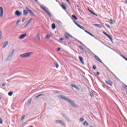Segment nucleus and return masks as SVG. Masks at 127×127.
<instances>
[{
	"instance_id": "b1692460",
	"label": "nucleus",
	"mask_w": 127,
	"mask_h": 127,
	"mask_svg": "<svg viewBox=\"0 0 127 127\" xmlns=\"http://www.w3.org/2000/svg\"><path fill=\"white\" fill-rule=\"evenodd\" d=\"M72 18H73V19H75V20H78V18H77L76 16H75L74 15H72Z\"/></svg>"
},
{
	"instance_id": "c9c22d12",
	"label": "nucleus",
	"mask_w": 127,
	"mask_h": 127,
	"mask_svg": "<svg viewBox=\"0 0 127 127\" xmlns=\"http://www.w3.org/2000/svg\"><path fill=\"white\" fill-rule=\"evenodd\" d=\"M73 22L75 23V24H76V25H77V26H78L79 27V26H80V25L79 24H78L77 22H76V21H73Z\"/></svg>"
},
{
	"instance_id": "5701e85b",
	"label": "nucleus",
	"mask_w": 127,
	"mask_h": 127,
	"mask_svg": "<svg viewBox=\"0 0 127 127\" xmlns=\"http://www.w3.org/2000/svg\"><path fill=\"white\" fill-rule=\"evenodd\" d=\"M61 6H62V8H63V9H64V10H66V9H67V8L66 7V6H65V5H64V4H62Z\"/></svg>"
},
{
	"instance_id": "e433bc0d",
	"label": "nucleus",
	"mask_w": 127,
	"mask_h": 127,
	"mask_svg": "<svg viewBox=\"0 0 127 127\" xmlns=\"http://www.w3.org/2000/svg\"><path fill=\"white\" fill-rule=\"evenodd\" d=\"M73 22L75 23V24H76V25H77V26H78L79 27V26H80V25L79 24H78L77 22H76V21H73Z\"/></svg>"
},
{
	"instance_id": "412c9836",
	"label": "nucleus",
	"mask_w": 127,
	"mask_h": 127,
	"mask_svg": "<svg viewBox=\"0 0 127 127\" xmlns=\"http://www.w3.org/2000/svg\"><path fill=\"white\" fill-rule=\"evenodd\" d=\"M51 37V35L50 34H48L45 37V39H49Z\"/></svg>"
},
{
	"instance_id": "58836bf2",
	"label": "nucleus",
	"mask_w": 127,
	"mask_h": 127,
	"mask_svg": "<svg viewBox=\"0 0 127 127\" xmlns=\"http://www.w3.org/2000/svg\"><path fill=\"white\" fill-rule=\"evenodd\" d=\"M19 22H20V20H18L17 21L16 23V26H17V25H18V23H19Z\"/></svg>"
},
{
	"instance_id": "bf43d9fd",
	"label": "nucleus",
	"mask_w": 127,
	"mask_h": 127,
	"mask_svg": "<svg viewBox=\"0 0 127 127\" xmlns=\"http://www.w3.org/2000/svg\"><path fill=\"white\" fill-rule=\"evenodd\" d=\"M88 11H89V12H91V13L92 12V11L91 10H90V9H88Z\"/></svg>"
},
{
	"instance_id": "2f4dec72",
	"label": "nucleus",
	"mask_w": 127,
	"mask_h": 127,
	"mask_svg": "<svg viewBox=\"0 0 127 127\" xmlns=\"http://www.w3.org/2000/svg\"><path fill=\"white\" fill-rule=\"evenodd\" d=\"M78 27H79V28H80L81 29H83V30H85V27H84L83 26H81L79 25V26H78Z\"/></svg>"
},
{
	"instance_id": "39448f33",
	"label": "nucleus",
	"mask_w": 127,
	"mask_h": 127,
	"mask_svg": "<svg viewBox=\"0 0 127 127\" xmlns=\"http://www.w3.org/2000/svg\"><path fill=\"white\" fill-rule=\"evenodd\" d=\"M56 124H59V125H62L63 126H64L65 123L64 121L61 120H56L55 121Z\"/></svg>"
},
{
	"instance_id": "423d86ee",
	"label": "nucleus",
	"mask_w": 127,
	"mask_h": 127,
	"mask_svg": "<svg viewBox=\"0 0 127 127\" xmlns=\"http://www.w3.org/2000/svg\"><path fill=\"white\" fill-rule=\"evenodd\" d=\"M94 58L96 60H97V61H98V62H99L100 63H102V64H104V63H103L102 60H101V59H100V58L99 57H98L97 56L95 55Z\"/></svg>"
},
{
	"instance_id": "de8ad7c7",
	"label": "nucleus",
	"mask_w": 127,
	"mask_h": 127,
	"mask_svg": "<svg viewBox=\"0 0 127 127\" xmlns=\"http://www.w3.org/2000/svg\"><path fill=\"white\" fill-rule=\"evenodd\" d=\"M93 69H94V70H96V69H97V67H96V66H95V65H93Z\"/></svg>"
},
{
	"instance_id": "f257e3e1",
	"label": "nucleus",
	"mask_w": 127,
	"mask_h": 127,
	"mask_svg": "<svg viewBox=\"0 0 127 127\" xmlns=\"http://www.w3.org/2000/svg\"><path fill=\"white\" fill-rule=\"evenodd\" d=\"M58 97L60 99H62V100H64V101H66V102H68L69 104L71 105V106H73V107H74V108H77V105H76V104H75V103L73 101L70 100V99L62 95H59Z\"/></svg>"
},
{
	"instance_id": "ea45409f",
	"label": "nucleus",
	"mask_w": 127,
	"mask_h": 127,
	"mask_svg": "<svg viewBox=\"0 0 127 127\" xmlns=\"http://www.w3.org/2000/svg\"><path fill=\"white\" fill-rule=\"evenodd\" d=\"M64 119H65V120H66V121H67V122H69V121H70L69 120V118H68V117L67 116L65 117Z\"/></svg>"
},
{
	"instance_id": "7ed1b4c3",
	"label": "nucleus",
	"mask_w": 127,
	"mask_h": 127,
	"mask_svg": "<svg viewBox=\"0 0 127 127\" xmlns=\"http://www.w3.org/2000/svg\"><path fill=\"white\" fill-rule=\"evenodd\" d=\"M41 8H42V9L43 10H44V11H45V12L46 13H47L48 14H49V15L50 16V17H51V16H52V15H51V14H50V13L49 12V11H48V8L46 7H44L42 5L40 6Z\"/></svg>"
},
{
	"instance_id": "1a4fd4ad",
	"label": "nucleus",
	"mask_w": 127,
	"mask_h": 127,
	"mask_svg": "<svg viewBox=\"0 0 127 127\" xmlns=\"http://www.w3.org/2000/svg\"><path fill=\"white\" fill-rule=\"evenodd\" d=\"M105 83L107 85H109V86H113V82L110 80H105Z\"/></svg>"
},
{
	"instance_id": "680f3d73",
	"label": "nucleus",
	"mask_w": 127,
	"mask_h": 127,
	"mask_svg": "<svg viewBox=\"0 0 127 127\" xmlns=\"http://www.w3.org/2000/svg\"><path fill=\"white\" fill-rule=\"evenodd\" d=\"M120 56H121V57H122L123 58H124V56L123 55H120Z\"/></svg>"
},
{
	"instance_id": "4be33fe9",
	"label": "nucleus",
	"mask_w": 127,
	"mask_h": 127,
	"mask_svg": "<svg viewBox=\"0 0 127 127\" xmlns=\"http://www.w3.org/2000/svg\"><path fill=\"white\" fill-rule=\"evenodd\" d=\"M52 28L53 29H55V28H56V25H55V24L53 23L52 25Z\"/></svg>"
},
{
	"instance_id": "20e7f679",
	"label": "nucleus",
	"mask_w": 127,
	"mask_h": 127,
	"mask_svg": "<svg viewBox=\"0 0 127 127\" xmlns=\"http://www.w3.org/2000/svg\"><path fill=\"white\" fill-rule=\"evenodd\" d=\"M14 54V50H13L9 54L8 56V57L6 59L7 61H9V60H11V58H12V55Z\"/></svg>"
},
{
	"instance_id": "774afa93",
	"label": "nucleus",
	"mask_w": 127,
	"mask_h": 127,
	"mask_svg": "<svg viewBox=\"0 0 127 127\" xmlns=\"http://www.w3.org/2000/svg\"><path fill=\"white\" fill-rule=\"evenodd\" d=\"M111 73H113V72L112 71H111Z\"/></svg>"
},
{
	"instance_id": "864d4df0",
	"label": "nucleus",
	"mask_w": 127,
	"mask_h": 127,
	"mask_svg": "<svg viewBox=\"0 0 127 127\" xmlns=\"http://www.w3.org/2000/svg\"><path fill=\"white\" fill-rule=\"evenodd\" d=\"M61 48H59L57 49V51H60Z\"/></svg>"
},
{
	"instance_id": "e2e57ef3",
	"label": "nucleus",
	"mask_w": 127,
	"mask_h": 127,
	"mask_svg": "<svg viewBox=\"0 0 127 127\" xmlns=\"http://www.w3.org/2000/svg\"><path fill=\"white\" fill-rule=\"evenodd\" d=\"M84 30L85 32H86V33H87L88 31H87V30Z\"/></svg>"
},
{
	"instance_id": "0e129e2a",
	"label": "nucleus",
	"mask_w": 127,
	"mask_h": 127,
	"mask_svg": "<svg viewBox=\"0 0 127 127\" xmlns=\"http://www.w3.org/2000/svg\"><path fill=\"white\" fill-rule=\"evenodd\" d=\"M66 0V1H68V2H69V0Z\"/></svg>"
},
{
	"instance_id": "9b49d317",
	"label": "nucleus",
	"mask_w": 127,
	"mask_h": 127,
	"mask_svg": "<svg viewBox=\"0 0 127 127\" xmlns=\"http://www.w3.org/2000/svg\"><path fill=\"white\" fill-rule=\"evenodd\" d=\"M65 37L67 39H69V37H71V38H73V36H71V35L69 34H65Z\"/></svg>"
},
{
	"instance_id": "f03ea898",
	"label": "nucleus",
	"mask_w": 127,
	"mask_h": 127,
	"mask_svg": "<svg viewBox=\"0 0 127 127\" xmlns=\"http://www.w3.org/2000/svg\"><path fill=\"white\" fill-rule=\"evenodd\" d=\"M32 54H33V53L32 52L25 53L20 55V57H21V58H27L28 57H30Z\"/></svg>"
},
{
	"instance_id": "a19ab883",
	"label": "nucleus",
	"mask_w": 127,
	"mask_h": 127,
	"mask_svg": "<svg viewBox=\"0 0 127 127\" xmlns=\"http://www.w3.org/2000/svg\"><path fill=\"white\" fill-rule=\"evenodd\" d=\"M79 48H80L81 50H83V51H84V49L83 48V47H82V46H79Z\"/></svg>"
},
{
	"instance_id": "37998d69",
	"label": "nucleus",
	"mask_w": 127,
	"mask_h": 127,
	"mask_svg": "<svg viewBox=\"0 0 127 127\" xmlns=\"http://www.w3.org/2000/svg\"><path fill=\"white\" fill-rule=\"evenodd\" d=\"M0 124L2 125V119L0 118Z\"/></svg>"
},
{
	"instance_id": "c756f323",
	"label": "nucleus",
	"mask_w": 127,
	"mask_h": 127,
	"mask_svg": "<svg viewBox=\"0 0 127 127\" xmlns=\"http://www.w3.org/2000/svg\"><path fill=\"white\" fill-rule=\"evenodd\" d=\"M123 87L125 89V90L127 91V86L126 84H124L123 85Z\"/></svg>"
},
{
	"instance_id": "bb28decb",
	"label": "nucleus",
	"mask_w": 127,
	"mask_h": 127,
	"mask_svg": "<svg viewBox=\"0 0 127 127\" xmlns=\"http://www.w3.org/2000/svg\"><path fill=\"white\" fill-rule=\"evenodd\" d=\"M1 36H2V32H1V31H0V39H1V38H2Z\"/></svg>"
},
{
	"instance_id": "f8f14e48",
	"label": "nucleus",
	"mask_w": 127,
	"mask_h": 127,
	"mask_svg": "<svg viewBox=\"0 0 127 127\" xmlns=\"http://www.w3.org/2000/svg\"><path fill=\"white\" fill-rule=\"evenodd\" d=\"M26 9L27 10L28 12H29V13H30V14H33V12L32 11V10H30L29 8H28V7H26Z\"/></svg>"
},
{
	"instance_id": "49530a36",
	"label": "nucleus",
	"mask_w": 127,
	"mask_h": 127,
	"mask_svg": "<svg viewBox=\"0 0 127 127\" xmlns=\"http://www.w3.org/2000/svg\"><path fill=\"white\" fill-rule=\"evenodd\" d=\"M54 93H55V94H58V93H59V91H55Z\"/></svg>"
},
{
	"instance_id": "3c124183",
	"label": "nucleus",
	"mask_w": 127,
	"mask_h": 127,
	"mask_svg": "<svg viewBox=\"0 0 127 127\" xmlns=\"http://www.w3.org/2000/svg\"><path fill=\"white\" fill-rule=\"evenodd\" d=\"M60 40H61V41H63V40H64V38H61L60 39Z\"/></svg>"
},
{
	"instance_id": "f704fd0d",
	"label": "nucleus",
	"mask_w": 127,
	"mask_h": 127,
	"mask_svg": "<svg viewBox=\"0 0 127 127\" xmlns=\"http://www.w3.org/2000/svg\"><path fill=\"white\" fill-rule=\"evenodd\" d=\"M32 101V100L31 99H29L28 101V104H31V101Z\"/></svg>"
},
{
	"instance_id": "79ce46f5",
	"label": "nucleus",
	"mask_w": 127,
	"mask_h": 127,
	"mask_svg": "<svg viewBox=\"0 0 127 127\" xmlns=\"http://www.w3.org/2000/svg\"><path fill=\"white\" fill-rule=\"evenodd\" d=\"M92 14H94V15H96V16H98V15H97L95 12L92 11L91 13Z\"/></svg>"
},
{
	"instance_id": "f3484780",
	"label": "nucleus",
	"mask_w": 127,
	"mask_h": 127,
	"mask_svg": "<svg viewBox=\"0 0 127 127\" xmlns=\"http://www.w3.org/2000/svg\"><path fill=\"white\" fill-rule=\"evenodd\" d=\"M71 86L73 87V88H75V89H76V90H79V87L76 86V85H75L74 84H71Z\"/></svg>"
},
{
	"instance_id": "7c9ffc66",
	"label": "nucleus",
	"mask_w": 127,
	"mask_h": 127,
	"mask_svg": "<svg viewBox=\"0 0 127 127\" xmlns=\"http://www.w3.org/2000/svg\"><path fill=\"white\" fill-rule=\"evenodd\" d=\"M12 94H13V92L12 91L8 93V96H12Z\"/></svg>"
},
{
	"instance_id": "4468645a",
	"label": "nucleus",
	"mask_w": 127,
	"mask_h": 127,
	"mask_svg": "<svg viewBox=\"0 0 127 127\" xmlns=\"http://www.w3.org/2000/svg\"><path fill=\"white\" fill-rule=\"evenodd\" d=\"M21 13V12H19L18 10L16 11L15 12V15H17V16H20Z\"/></svg>"
},
{
	"instance_id": "4c0bfd02",
	"label": "nucleus",
	"mask_w": 127,
	"mask_h": 127,
	"mask_svg": "<svg viewBox=\"0 0 127 127\" xmlns=\"http://www.w3.org/2000/svg\"><path fill=\"white\" fill-rule=\"evenodd\" d=\"M105 26L108 27V28L111 29V26H110V25H109L108 24H106Z\"/></svg>"
},
{
	"instance_id": "69168bd1",
	"label": "nucleus",
	"mask_w": 127,
	"mask_h": 127,
	"mask_svg": "<svg viewBox=\"0 0 127 127\" xmlns=\"http://www.w3.org/2000/svg\"><path fill=\"white\" fill-rule=\"evenodd\" d=\"M102 86L103 87V88H105V85H102Z\"/></svg>"
},
{
	"instance_id": "0eeeda50",
	"label": "nucleus",
	"mask_w": 127,
	"mask_h": 127,
	"mask_svg": "<svg viewBox=\"0 0 127 127\" xmlns=\"http://www.w3.org/2000/svg\"><path fill=\"white\" fill-rule=\"evenodd\" d=\"M33 18H30L28 22L26 23V24L25 25V28H26V27H27L28 26V25H29V24H30V22H31V21L33 20Z\"/></svg>"
},
{
	"instance_id": "052dcab7",
	"label": "nucleus",
	"mask_w": 127,
	"mask_h": 127,
	"mask_svg": "<svg viewBox=\"0 0 127 127\" xmlns=\"http://www.w3.org/2000/svg\"><path fill=\"white\" fill-rule=\"evenodd\" d=\"M63 117L65 118V117H67V116H65V115H63Z\"/></svg>"
},
{
	"instance_id": "6e6552de",
	"label": "nucleus",
	"mask_w": 127,
	"mask_h": 127,
	"mask_svg": "<svg viewBox=\"0 0 127 127\" xmlns=\"http://www.w3.org/2000/svg\"><path fill=\"white\" fill-rule=\"evenodd\" d=\"M0 17L3 16V8L2 7H0Z\"/></svg>"
},
{
	"instance_id": "dca6fc26",
	"label": "nucleus",
	"mask_w": 127,
	"mask_h": 127,
	"mask_svg": "<svg viewBox=\"0 0 127 127\" xmlns=\"http://www.w3.org/2000/svg\"><path fill=\"white\" fill-rule=\"evenodd\" d=\"M94 26H96V27H99V28H102V25L99 24H93Z\"/></svg>"
},
{
	"instance_id": "ddd939ff",
	"label": "nucleus",
	"mask_w": 127,
	"mask_h": 127,
	"mask_svg": "<svg viewBox=\"0 0 127 127\" xmlns=\"http://www.w3.org/2000/svg\"><path fill=\"white\" fill-rule=\"evenodd\" d=\"M8 44V42L7 41L5 42L3 45L2 48H5V47L7 46Z\"/></svg>"
},
{
	"instance_id": "a878e982",
	"label": "nucleus",
	"mask_w": 127,
	"mask_h": 127,
	"mask_svg": "<svg viewBox=\"0 0 127 127\" xmlns=\"http://www.w3.org/2000/svg\"><path fill=\"white\" fill-rule=\"evenodd\" d=\"M107 37H108V38H109V39H110L111 42H112L113 43V38H112V37H111L110 35H108V36H107Z\"/></svg>"
},
{
	"instance_id": "9d476101",
	"label": "nucleus",
	"mask_w": 127,
	"mask_h": 127,
	"mask_svg": "<svg viewBox=\"0 0 127 127\" xmlns=\"http://www.w3.org/2000/svg\"><path fill=\"white\" fill-rule=\"evenodd\" d=\"M24 37H26V34H22L21 36L19 37V39L20 40L23 39Z\"/></svg>"
},
{
	"instance_id": "603ef678",
	"label": "nucleus",
	"mask_w": 127,
	"mask_h": 127,
	"mask_svg": "<svg viewBox=\"0 0 127 127\" xmlns=\"http://www.w3.org/2000/svg\"><path fill=\"white\" fill-rule=\"evenodd\" d=\"M25 21V18H23V19H22V22H24V21Z\"/></svg>"
},
{
	"instance_id": "5fc2aeb1",
	"label": "nucleus",
	"mask_w": 127,
	"mask_h": 127,
	"mask_svg": "<svg viewBox=\"0 0 127 127\" xmlns=\"http://www.w3.org/2000/svg\"><path fill=\"white\" fill-rule=\"evenodd\" d=\"M5 85V84L3 83L2 84V87H4Z\"/></svg>"
},
{
	"instance_id": "aec40b11",
	"label": "nucleus",
	"mask_w": 127,
	"mask_h": 127,
	"mask_svg": "<svg viewBox=\"0 0 127 127\" xmlns=\"http://www.w3.org/2000/svg\"><path fill=\"white\" fill-rule=\"evenodd\" d=\"M23 13H24V15H26L27 14H28V11H27V9L24 10Z\"/></svg>"
},
{
	"instance_id": "09e8293b",
	"label": "nucleus",
	"mask_w": 127,
	"mask_h": 127,
	"mask_svg": "<svg viewBox=\"0 0 127 127\" xmlns=\"http://www.w3.org/2000/svg\"><path fill=\"white\" fill-rule=\"evenodd\" d=\"M90 96H91V97H94V94L93 93H91L90 94Z\"/></svg>"
},
{
	"instance_id": "8fccbe9b",
	"label": "nucleus",
	"mask_w": 127,
	"mask_h": 127,
	"mask_svg": "<svg viewBox=\"0 0 127 127\" xmlns=\"http://www.w3.org/2000/svg\"><path fill=\"white\" fill-rule=\"evenodd\" d=\"M78 42H79V43H80V44L83 45V43L81 42V41L78 40Z\"/></svg>"
},
{
	"instance_id": "6e6d98bb",
	"label": "nucleus",
	"mask_w": 127,
	"mask_h": 127,
	"mask_svg": "<svg viewBox=\"0 0 127 127\" xmlns=\"http://www.w3.org/2000/svg\"><path fill=\"white\" fill-rule=\"evenodd\" d=\"M34 0V1H35L36 2H38V0Z\"/></svg>"
},
{
	"instance_id": "a211bd4d",
	"label": "nucleus",
	"mask_w": 127,
	"mask_h": 127,
	"mask_svg": "<svg viewBox=\"0 0 127 127\" xmlns=\"http://www.w3.org/2000/svg\"><path fill=\"white\" fill-rule=\"evenodd\" d=\"M55 65H56V68H59V64H58V63L57 62H55Z\"/></svg>"
},
{
	"instance_id": "393cba45",
	"label": "nucleus",
	"mask_w": 127,
	"mask_h": 127,
	"mask_svg": "<svg viewBox=\"0 0 127 127\" xmlns=\"http://www.w3.org/2000/svg\"><path fill=\"white\" fill-rule=\"evenodd\" d=\"M36 37L37 38L38 40H40V34H38Z\"/></svg>"
},
{
	"instance_id": "cd10ccee",
	"label": "nucleus",
	"mask_w": 127,
	"mask_h": 127,
	"mask_svg": "<svg viewBox=\"0 0 127 127\" xmlns=\"http://www.w3.org/2000/svg\"><path fill=\"white\" fill-rule=\"evenodd\" d=\"M24 119H25V115H23V116L22 117V118H21V121L22 122V121L24 120Z\"/></svg>"
},
{
	"instance_id": "a18cd8bd",
	"label": "nucleus",
	"mask_w": 127,
	"mask_h": 127,
	"mask_svg": "<svg viewBox=\"0 0 127 127\" xmlns=\"http://www.w3.org/2000/svg\"><path fill=\"white\" fill-rule=\"evenodd\" d=\"M103 33L105 34V35H106L107 37H108V36H109V35L107 34V33L105 31L103 32Z\"/></svg>"
},
{
	"instance_id": "473e14b6",
	"label": "nucleus",
	"mask_w": 127,
	"mask_h": 127,
	"mask_svg": "<svg viewBox=\"0 0 127 127\" xmlns=\"http://www.w3.org/2000/svg\"><path fill=\"white\" fill-rule=\"evenodd\" d=\"M88 34L90 35V36H92V37H94V35L92 34V33H90L89 32H87V33Z\"/></svg>"
},
{
	"instance_id": "c03bdc74",
	"label": "nucleus",
	"mask_w": 127,
	"mask_h": 127,
	"mask_svg": "<svg viewBox=\"0 0 127 127\" xmlns=\"http://www.w3.org/2000/svg\"><path fill=\"white\" fill-rule=\"evenodd\" d=\"M80 122H84V118H80Z\"/></svg>"
},
{
	"instance_id": "6ab92c4d",
	"label": "nucleus",
	"mask_w": 127,
	"mask_h": 127,
	"mask_svg": "<svg viewBox=\"0 0 127 127\" xmlns=\"http://www.w3.org/2000/svg\"><path fill=\"white\" fill-rule=\"evenodd\" d=\"M83 126L88 127V126H89V123H88V122L87 121H85L83 123Z\"/></svg>"
},
{
	"instance_id": "4d7b16f0",
	"label": "nucleus",
	"mask_w": 127,
	"mask_h": 127,
	"mask_svg": "<svg viewBox=\"0 0 127 127\" xmlns=\"http://www.w3.org/2000/svg\"><path fill=\"white\" fill-rule=\"evenodd\" d=\"M123 58H124V59H125V60L127 61V59L126 57H123Z\"/></svg>"
},
{
	"instance_id": "338daca9",
	"label": "nucleus",
	"mask_w": 127,
	"mask_h": 127,
	"mask_svg": "<svg viewBox=\"0 0 127 127\" xmlns=\"http://www.w3.org/2000/svg\"><path fill=\"white\" fill-rule=\"evenodd\" d=\"M125 2H126V3H127V1H126Z\"/></svg>"
},
{
	"instance_id": "72a5a7b5",
	"label": "nucleus",
	"mask_w": 127,
	"mask_h": 127,
	"mask_svg": "<svg viewBox=\"0 0 127 127\" xmlns=\"http://www.w3.org/2000/svg\"><path fill=\"white\" fill-rule=\"evenodd\" d=\"M110 24H114V22H115V21L113 20V19H110Z\"/></svg>"
},
{
	"instance_id": "2eb2a0df",
	"label": "nucleus",
	"mask_w": 127,
	"mask_h": 127,
	"mask_svg": "<svg viewBox=\"0 0 127 127\" xmlns=\"http://www.w3.org/2000/svg\"><path fill=\"white\" fill-rule=\"evenodd\" d=\"M79 59L80 62H81L82 64H84V59H83V58L82 57H79Z\"/></svg>"
},
{
	"instance_id": "13d9d810",
	"label": "nucleus",
	"mask_w": 127,
	"mask_h": 127,
	"mask_svg": "<svg viewBox=\"0 0 127 127\" xmlns=\"http://www.w3.org/2000/svg\"><path fill=\"white\" fill-rule=\"evenodd\" d=\"M97 75H100V72H97Z\"/></svg>"
},
{
	"instance_id": "c85d7f7f",
	"label": "nucleus",
	"mask_w": 127,
	"mask_h": 127,
	"mask_svg": "<svg viewBox=\"0 0 127 127\" xmlns=\"http://www.w3.org/2000/svg\"><path fill=\"white\" fill-rule=\"evenodd\" d=\"M44 94H39V95L37 96L36 97H35V99H37L38 98H39V97H41V96H43Z\"/></svg>"
}]
</instances>
